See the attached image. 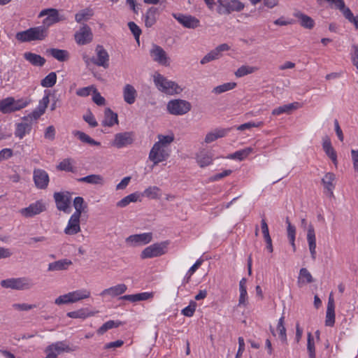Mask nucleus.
Wrapping results in <instances>:
<instances>
[{"label":"nucleus","mask_w":358,"mask_h":358,"mask_svg":"<svg viewBox=\"0 0 358 358\" xmlns=\"http://www.w3.org/2000/svg\"><path fill=\"white\" fill-rule=\"evenodd\" d=\"M50 102L49 94H45L39 101L37 107L29 114L24 116L22 121L16 124L15 136L20 139H22L27 134H29L31 129L34 122L37 120L45 113L46 108Z\"/></svg>","instance_id":"obj_1"},{"label":"nucleus","mask_w":358,"mask_h":358,"mask_svg":"<svg viewBox=\"0 0 358 358\" xmlns=\"http://www.w3.org/2000/svg\"><path fill=\"white\" fill-rule=\"evenodd\" d=\"M157 139L148 155V159L153 163V166L166 161L170 157V145L174 141L175 136L172 132L168 135L159 134Z\"/></svg>","instance_id":"obj_2"},{"label":"nucleus","mask_w":358,"mask_h":358,"mask_svg":"<svg viewBox=\"0 0 358 358\" xmlns=\"http://www.w3.org/2000/svg\"><path fill=\"white\" fill-rule=\"evenodd\" d=\"M154 83L157 88L162 92L169 95L179 94L182 88L174 81L169 80L160 73L154 75Z\"/></svg>","instance_id":"obj_3"},{"label":"nucleus","mask_w":358,"mask_h":358,"mask_svg":"<svg viewBox=\"0 0 358 358\" xmlns=\"http://www.w3.org/2000/svg\"><path fill=\"white\" fill-rule=\"evenodd\" d=\"M0 101L1 104V113L3 114L20 110L26 108L31 103V99L28 98H21L16 100L12 96L7 97Z\"/></svg>","instance_id":"obj_4"},{"label":"nucleus","mask_w":358,"mask_h":358,"mask_svg":"<svg viewBox=\"0 0 358 358\" xmlns=\"http://www.w3.org/2000/svg\"><path fill=\"white\" fill-rule=\"evenodd\" d=\"M91 292L87 289H76L57 297L55 303L57 305L73 303L79 301L90 298Z\"/></svg>","instance_id":"obj_5"},{"label":"nucleus","mask_w":358,"mask_h":358,"mask_svg":"<svg viewBox=\"0 0 358 358\" xmlns=\"http://www.w3.org/2000/svg\"><path fill=\"white\" fill-rule=\"evenodd\" d=\"M217 11L220 15H229L239 13L244 10L245 3L240 0H217Z\"/></svg>","instance_id":"obj_6"},{"label":"nucleus","mask_w":358,"mask_h":358,"mask_svg":"<svg viewBox=\"0 0 358 358\" xmlns=\"http://www.w3.org/2000/svg\"><path fill=\"white\" fill-rule=\"evenodd\" d=\"M0 284L4 288L19 290L30 289L34 285L32 280L27 278H8L1 280Z\"/></svg>","instance_id":"obj_7"},{"label":"nucleus","mask_w":358,"mask_h":358,"mask_svg":"<svg viewBox=\"0 0 358 358\" xmlns=\"http://www.w3.org/2000/svg\"><path fill=\"white\" fill-rule=\"evenodd\" d=\"M43 16H46V17L43 20V26H45L47 29L54 24L66 20V17L64 15H61L59 11L55 8L42 10L40 12L38 17H41Z\"/></svg>","instance_id":"obj_8"},{"label":"nucleus","mask_w":358,"mask_h":358,"mask_svg":"<svg viewBox=\"0 0 358 358\" xmlns=\"http://www.w3.org/2000/svg\"><path fill=\"white\" fill-rule=\"evenodd\" d=\"M191 109L189 102L182 99L171 100L167 103V110L170 114L182 115L188 113Z\"/></svg>","instance_id":"obj_9"},{"label":"nucleus","mask_w":358,"mask_h":358,"mask_svg":"<svg viewBox=\"0 0 358 358\" xmlns=\"http://www.w3.org/2000/svg\"><path fill=\"white\" fill-rule=\"evenodd\" d=\"M54 199L56 206L60 211L69 213L71 211V194L69 192H55Z\"/></svg>","instance_id":"obj_10"},{"label":"nucleus","mask_w":358,"mask_h":358,"mask_svg":"<svg viewBox=\"0 0 358 358\" xmlns=\"http://www.w3.org/2000/svg\"><path fill=\"white\" fill-rule=\"evenodd\" d=\"M165 243H154L145 248L141 253V259H149L159 257L165 253Z\"/></svg>","instance_id":"obj_11"},{"label":"nucleus","mask_w":358,"mask_h":358,"mask_svg":"<svg viewBox=\"0 0 358 358\" xmlns=\"http://www.w3.org/2000/svg\"><path fill=\"white\" fill-rule=\"evenodd\" d=\"M33 181L38 189H45L50 182V176L48 172L41 169H34L33 171Z\"/></svg>","instance_id":"obj_12"},{"label":"nucleus","mask_w":358,"mask_h":358,"mask_svg":"<svg viewBox=\"0 0 358 358\" xmlns=\"http://www.w3.org/2000/svg\"><path fill=\"white\" fill-rule=\"evenodd\" d=\"M46 210L45 203L43 200H38L31 203L28 207L20 209V214L25 217H31Z\"/></svg>","instance_id":"obj_13"},{"label":"nucleus","mask_w":358,"mask_h":358,"mask_svg":"<svg viewBox=\"0 0 358 358\" xmlns=\"http://www.w3.org/2000/svg\"><path fill=\"white\" fill-rule=\"evenodd\" d=\"M75 41L78 45H86L90 43L93 39V34L91 28L83 24L78 31L75 33Z\"/></svg>","instance_id":"obj_14"},{"label":"nucleus","mask_w":358,"mask_h":358,"mask_svg":"<svg viewBox=\"0 0 358 358\" xmlns=\"http://www.w3.org/2000/svg\"><path fill=\"white\" fill-rule=\"evenodd\" d=\"M95 52L96 57H92V64L105 69L108 68L109 66V55L108 52L101 45H96Z\"/></svg>","instance_id":"obj_15"},{"label":"nucleus","mask_w":358,"mask_h":358,"mask_svg":"<svg viewBox=\"0 0 358 358\" xmlns=\"http://www.w3.org/2000/svg\"><path fill=\"white\" fill-rule=\"evenodd\" d=\"M172 15L185 28L196 29L200 26L199 20L194 16L181 13H173Z\"/></svg>","instance_id":"obj_16"},{"label":"nucleus","mask_w":358,"mask_h":358,"mask_svg":"<svg viewBox=\"0 0 358 358\" xmlns=\"http://www.w3.org/2000/svg\"><path fill=\"white\" fill-rule=\"evenodd\" d=\"M152 234L150 232L134 234L126 238V243L130 246L145 245L151 242Z\"/></svg>","instance_id":"obj_17"},{"label":"nucleus","mask_w":358,"mask_h":358,"mask_svg":"<svg viewBox=\"0 0 358 358\" xmlns=\"http://www.w3.org/2000/svg\"><path fill=\"white\" fill-rule=\"evenodd\" d=\"M134 141L133 132H122L115 135L112 145L117 148H122L131 145Z\"/></svg>","instance_id":"obj_18"},{"label":"nucleus","mask_w":358,"mask_h":358,"mask_svg":"<svg viewBox=\"0 0 358 358\" xmlns=\"http://www.w3.org/2000/svg\"><path fill=\"white\" fill-rule=\"evenodd\" d=\"M80 215L72 214L70 217L67 225L64 229L65 234L73 236L79 233L80 228Z\"/></svg>","instance_id":"obj_19"},{"label":"nucleus","mask_w":358,"mask_h":358,"mask_svg":"<svg viewBox=\"0 0 358 358\" xmlns=\"http://www.w3.org/2000/svg\"><path fill=\"white\" fill-rule=\"evenodd\" d=\"M150 55L155 62L164 66H169V57L162 48L157 45H153L150 50Z\"/></svg>","instance_id":"obj_20"},{"label":"nucleus","mask_w":358,"mask_h":358,"mask_svg":"<svg viewBox=\"0 0 358 358\" xmlns=\"http://www.w3.org/2000/svg\"><path fill=\"white\" fill-rule=\"evenodd\" d=\"M336 176L332 172H327L322 178V184L324 186V191L327 192L330 196H334V190L336 187Z\"/></svg>","instance_id":"obj_21"},{"label":"nucleus","mask_w":358,"mask_h":358,"mask_svg":"<svg viewBox=\"0 0 358 358\" xmlns=\"http://www.w3.org/2000/svg\"><path fill=\"white\" fill-rule=\"evenodd\" d=\"M127 289V286L124 283L117 284L115 286L103 289L99 295L102 297H116L124 294Z\"/></svg>","instance_id":"obj_22"},{"label":"nucleus","mask_w":358,"mask_h":358,"mask_svg":"<svg viewBox=\"0 0 358 358\" xmlns=\"http://www.w3.org/2000/svg\"><path fill=\"white\" fill-rule=\"evenodd\" d=\"M230 130V128H216L206 135L204 141L206 143H210L218 138L226 136Z\"/></svg>","instance_id":"obj_23"},{"label":"nucleus","mask_w":358,"mask_h":358,"mask_svg":"<svg viewBox=\"0 0 358 358\" xmlns=\"http://www.w3.org/2000/svg\"><path fill=\"white\" fill-rule=\"evenodd\" d=\"M307 241L308 244L309 250L311 255V258L313 260L316 259V238L315 232L313 225H309L307 231Z\"/></svg>","instance_id":"obj_24"},{"label":"nucleus","mask_w":358,"mask_h":358,"mask_svg":"<svg viewBox=\"0 0 358 358\" xmlns=\"http://www.w3.org/2000/svg\"><path fill=\"white\" fill-rule=\"evenodd\" d=\"M301 106L302 105L299 102L295 101L275 108L272 110L271 113L275 116L283 113L290 114L292 111L300 108Z\"/></svg>","instance_id":"obj_25"},{"label":"nucleus","mask_w":358,"mask_h":358,"mask_svg":"<svg viewBox=\"0 0 358 358\" xmlns=\"http://www.w3.org/2000/svg\"><path fill=\"white\" fill-rule=\"evenodd\" d=\"M196 159L199 166L204 168L213 164V156L210 152L201 150L196 154Z\"/></svg>","instance_id":"obj_26"},{"label":"nucleus","mask_w":358,"mask_h":358,"mask_svg":"<svg viewBox=\"0 0 358 358\" xmlns=\"http://www.w3.org/2000/svg\"><path fill=\"white\" fill-rule=\"evenodd\" d=\"M322 148L326 155L331 159L334 164L337 166V154L334 148L332 147L331 141L329 138H325L323 140Z\"/></svg>","instance_id":"obj_27"},{"label":"nucleus","mask_w":358,"mask_h":358,"mask_svg":"<svg viewBox=\"0 0 358 358\" xmlns=\"http://www.w3.org/2000/svg\"><path fill=\"white\" fill-rule=\"evenodd\" d=\"M137 92L134 86L127 84L123 88V97L124 101L128 104H133L136 101Z\"/></svg>","instance_id":"obj_28"},{"label":"nucleus","mask_w":358,"mask_h":358,"mask_svg":"<svg viewBox=\"0 0 358 358\" xmlns=\"http://www.w3.org/2000/svg\"><path fill=\"white\" fill-rule=\"evenodd\" d=\"M118 124L117 114L114 113L110 108H107L104 111V117L102 121V125L104 127H113Z\"/></svg>","instance_id":"obj_29"},{"label":"nucleus","mask_w":358,"mask_h":358,"mask_svg":"<svg viewBox=\"0 0 358 358\" xmlns=\"http://www.w3.org/2000/svg\"><path fill=\"white\" fill-rule=\"evenodd\" d=\"M73 350L66 343V341H58L48 345L46 348V352H55L57 356L63 352H70Z\"/></svg>","instance_id":"obj_30"},{"label":"nucleus","mask_w":358,"mask_h":358,"mask_svg":"<svg viewBox=\"0 0 358 358\" xmlns=\"http://www.w3.org/2000/svg\"><path fill=\"white\" fill-rule=\"evenodd\" d=\"M157 8L155 7L149 8L143 15V20L146 27H152L157 22Z\"/></svg>","instance_id":"obj_31"},{"label":"nucleus","mask_w":358,"mask_h":358,"mask_svg":"<svg viewBox=\"0 0 358 358\" xmlns=\"http://www.w3.org/2000/svg\"><path fill=\"white\" fill-rule=\"evenodd\" d=\"M24 58L36 66H43L45 63V59L44 57L30 52H25L24 54Z\"/></svg>","instance_id":"obj_32"},{"label":"nucleus","mask_w":358,"mask_h":358,"mask_svg":"<svg viewBox=\"0 0 358 358\" xmlns=\"http://www.w3.org/2000/svg\"><path fill=\"white\" fill-rule=\"evenodd\" d=\"M72 262L67 259H60L48 265V271H62L66 270L69 266L72 265Z\"/></svg>","instance_id":"obj_33"},{"label":"nucleus","mask_w":358,"mask_h":358,"mask_svg":"<svg viewBox=\"0 0 358 358\" xmlns=\"http://www.w3.org/2000/svg\"><path fill=\"white\" fill-rule=\"evenodd\" d=\"M153 297L152 292H142L135 294L124 295L121 299L129 301L131 302H136L138 301H145Z\"/></svg>","instance_id":"obj_34"},{"label":"nucleus","mask_w":358,"mask_h":358,"mask_svg":"<svg viewBox=\"0 0 358 358\" xmlns=\"http://www.w3.org/2000/svg\"><path fill=\"white\" fill-rule=\"evenodd\" d=\"M57 169L62 171L75 173L76 168L74 166V160L71 158H66L57 165Z\"/></svg>","instance_id":"obj_35"},{"label":"nucleus","mask_w":358,"mask_h":358,"mask_svg":"<svg viewBox=\"0 0 358 358\" xmlns=\"http://www.w3.org/2000/svg\"><path fill=\"white\" fill-rule=\"evenodd\" d=\"M80 182H86L92 185H100L104 184V179L103 176L99 174H92L83 178H80L77 180Z\"/></svg>","instance_id":"obj_36"},{"label":"nucleus","mask_w":358,"mask_h":358,"mask_svg":"<svg viewBox=\"0 0 358 358\" xmlns=\"http://www.w3.org/2000/svg\"><path fill=\"white\" fill-rule=\"evenodd\" d=\"M294 16L300 20L301 25L306 29H312L315 25L314 20L307 15L298 11L294 13Z\"/></svg>","instance_id":"obj_37"},{"label":"nucleus","mask_w":358,"mask_h":358,"mask_svg":"<svg viewBox=\"0 0 358 358\" xmlns=\"http://www.w3.org/2000/svg\"><path fill=\"white\" fill-rule=\"evenodd\" d=\"M276 331L278 334V338L284 344L287 343V337L286 328L285 327V317L282 316L279 320L276 327Z\"/></svg>","instance_id":"obj_38"},{"label":"nucleus","mask_w":358,"mask_h":358,"mask_svg":"<svg viewBox=\"0 0 358 358\" xmlns=\"http://www.w3.org/2000/svg\"><path fill=\"white\" fill-rule=\"evenodd\" d=\"M252 152L253 149L252 148H245L244 149L237 150L232 154H230L227 158L230 159H238L239 161H242L246 159Z\"/></svg>","instance_id":"obj_39"},{"label":"nucleus","mask_w":358,"mask_h":358,"mask_svg":"<svg viewBox=\"0 0 358 358\" xmlns=\"http://www.w3.org/2000/svg\"><path fill=\"white\" fill-rule=\"evenodd\" d=\"M141 196L150 199H158L161 196V189L157 186H150L141 193Z\"/></svg>","instance_id":"obj_40"},{"label":"nucleus","mask_w":358,"mask_h":358,"mask_svg":"<svg viewBox=\"0 0 358 358\" xmlns=\"http://www.w3.org/2000/svg\"><path fill=\"white\" fill-rule=\"evenodd\" d=\"M29 29L31 32L34 41L43 40L47 36L48 30L46 27H45V26L41 25L38 27H31Z\"/></svg>","instance_id":"obj_41"},{"label":"nucleus","mask_w":358,"mask_h":358,"mask_svg":"<svg viewBox=\"0 0 358 358\" xmlns=\"http://www.w3.org/2000/svg\"><path fill=\"white\" fill-rule=\"evenodd\" d=\"M51 56L59 62H65L69 58V53L67 50L52 48L49 50Z\"/></svg>","instance_id":"obj_42"},{"label":"nucleus","mask_w":358,"mask_h":358,"mask_svg":"<svg viewBox=\"0 0 358 358\" xmlns=\"http://www.w3.org/2000/svg\"><path fill=\"white\" fill-rule=\"evenodd\" d=\"M341 6H338L336 9H338L343 15L345 18L348 20L350 22L354 24L357 19V16H354V14L351 11V10L345 6V3L344 0L341 1Z\"/></svg>","instance_id":"obj_43"},{"label":"nucleus","mask_w":358,"mask_h":358,"mask_svg":"<svg viewBox=\"0 0 358 358\" xmlns=\"http://www.w3.org/2000/svg\"><path fill=\"white\" fill-rule=\"evenodd\" d=\"M73 135L78 138L83 142L88 143L91 145H100V143L98 141H96L93 138H92L89 135L86 134L85 133L80 131H73Z\"/></svg>","instance_id":"obj_44"},{"label":"nucleus","mask_w":358,"mask_h":358,"mask_svg":"<svg viewBox=\"0 0 358 358\" xmlns=\"http://www.w3.org/2000/svg\"><path fill=\"white\" fill-rule=\"evenodd\" d=\"M313 282V278L308 270L306 268H301L298 278L299 284L311 283Z\"/></svg>","instance_id":"obj_45"},{"label":"nucleus","mask_w":358,"mask_h":358,"mask_svg":"<svg viewBox=\"0 0 358 358\" xmlns=\"http://www.w3.org/2000/svg\"><path fill=\"white\" fill-rule=\"evenodd\" d=\"M94 15L91 8H85L76 14L75 19L78 23L88 20Z\"/></svg>","instance_id":"obj_46"},{"label":"nucleus","mask_w":358,"mask_h":358,"mask_svg":"<svg viewBox=\"0 0 358 358\" xmlns=\"http://www.w3.org/2000/svg\"><path fill=\"white\" fill-rule=\"evenodd\" d=\"M120 322H115L114 320H108L104 324H103L98 329L97 334L99 335H103L107 331L112 329L113 328H117L120 326Z\"/></svg>","instance_id":"obj_47"},{"label":"nucleus","mask_w":358,"mask_h":358,"mask_svg":"<svg viewBox=\"0 0 358 358\" xmlns=\"http://www.w3.org/2000/svg\"><path fill=\"white\" fill-rule=\"evenodd\" d=\"M57 82V75L55 72L48 74L41 82V85L43 87H52Z\"/></svg>","instance_id":"obj_48"},{"label":"nucleus","mask_w":358,"mask_h":358,"mask_svg":"<svg viewBox=\"0 0 358 358\" xmlns=\"http://www.w3.org/2000/svg\"><path fill=\"white\" fill-rule=\"evenodd\" d=\"M307 351L309 358H316L314 338L310 332L308 334L307 338Z\"/></svg>","instance_id":"obj_49"},{"label":"nucleus","mask_w":358,"mask_h":358,"mask_svg":"<svg viewBox=\"0 0 358 358\" xmlns=\"http://www.w3.org/2000/svg\"><path fill=\"white\" fill-rule=\"evenodd\" d=\"M257 68L254 66L243 65L239 67L235 72V75L238 78L243 77L246 75L251 74L257 71Z\"/></svg>","instance_id":"obj_50"},{"label":"nucleus","mask_w":358,"mask_h":358,"mask_svg":"<svg viewBox=\"0 0 358 358\" xmlns=\"http://www.w3.org/2000/svg\"><path fill=\"white\" fill-rule=\"evenodd\" d=\"M236 87V83L234 82L226 83L222 85H218L215 87L213 90V92L215 94H219L223 92L231 90Z\"/></svg>","instance_id":"obj_51"},{"label":"nucleus","mask_w":358,"mask_h":358,"mask_svg":"<svg viewBox=\"0 0 358 358\" xmlns=\"http://www.w3.org/2000/svg\"><path fill=\"white\" fill-rule=\"evenodd\" d=\"M66 315H67L68 317H70V318L85 319V318L91 316L92 314L90 313H87V310L86 309L81 308V309H79L78 310L68 312L66 313Z\"/></svg>","instance_id":"obj_52"},{"label":"nucleus","mask_w":358,"mask_h":358,"mask_svg":"<svg viewBox=\"0 0 358 358\" xmlns=\"http://www.w3.org/2000/svg\"><path fill=\"white\" fill-rule=\"evenodd\" d=\"M84 203L85 201L83 197H76L73 200V207L76 210L73 214L81 216L82 213L86 207V206L84 205Z\"/></svg>","instance_id":"obj_53"},{"label":"nucleus","mask_w":358,"mask_h":358,"mask_svg":"<svg viewBox=\"0 0 358 358\" xmlns=\"http://www.w3.org/2000/svg\"><path fill=\"white\" fill-rule=\"evenodd\" d=\"M15 38L20 42H29L34 41L30 29L17 32Z\"/></svg>","instance_id":"obj_54"},{"label":"nucleus","mask_w":358,"mask_h":358,"mask_svg":"<svg viewBox=\"0 0 358 358\" xmlns=\"http://www.w3.org/2000/svg\"><path fill=\"white\" fill-rule=\"evenodd\" d=\"M94 90H95V86L90 85L78 89L76 92V94L77 96L80 97H87L92 94Z\"/></svg>","instance_id":"obj_55"},{"label":"nucleus","mask_w":358,"mask_h":358,"mask_svg":"<svg viewBox=\"0 0 358 358\" xmlns=\"http://www.w3.org/2000/svg\"><path fill=\"white\" fill-rule=\"evenodd\" d=\"M220 56L218 54V52L216 51L215 48L213 50H211L210 52H208L206 55H205L202 59L201 60V64H205L206 63H208L213 60H215L218 58H220Z\"/></svg>","instance_id":"obj_56"},{"label":"nucleus","mask_w":358,"mask_h":358,"mask_svg":"<svg viewBox=\"0 0 358 358\" xmlns=\"http://www.w3.org/2000/svg\"><path fill=\"white\" fill-rule=\"evenodd\" d=\"M264 125V122L262 121L259 122H249L244 124H242L237 127V130L244 131L245 129H249L252 127H261Z\"/></svg>","instance_id":"obj_57"},{"label":"nucleus","mask_w":358,"mask_h":358,"mask_svg":"<svg viewBox=\"0 0 358 358\" xmlns=\"http://www.w3.org/2000/svg\"><path fill=\"white\" fill-rule=\"evenodd\" d=\"M128 27L136 41L139 43V37L141 34V29L140 27L134 22H129L128 23Z\"/></svg>","instance_id":"obj_58"},{"label":"nucleus","mask_w":358,"mask_h":358,"mask_svg":"<svg viewBox=\"0 0 358 358\" xmlns=\"http://www.w3.org/2000/svg\"><path fill=\"white\" fill-rule=\"evenodd\" d=\"M196 308V303L194 301H191L189 304L183 308L181 311L182 314L186 317L193 316Z\"/></svg>","instance_id":"obj_59"},{"label":"nucleus","mask_w":358,"mask_h":358,"mask_svg":"<svg viewBox=\"0 0 358 358\" xmlns=\"http://www.w3.org/2000/svg\"><path fill=\"white\" fill-rule=\"evenodd\" d=\"M287 224V234L289 241H293L296 238V227L291 224L289 218L286 219Z\"/></svg>","instance_id":"obj_60"},{"label":"nucleus","mask_w":358,"mask_h":358,"mask_svg":"<svg viewBox=\"0 0 358 358\" xmlns=\"http://www.w3.org/2000/svg\"><path fill=\"white\" fill-rule=\"evenodd\" d=\"M92 100L98 106H104L106 103L105 98L101 95L96 87L92 92Z\"/></svg>","instance_id":"obj_61"},{"label":"nucleus","mask_w":358,"mask_h":358,"mask_svg":"<svg viewBox=\"0 0 358 358\" xmlns=\"http://www.w3.org/2000/svg\"><path fill=\"white\" fill-rule=\"evenodd\" d=\"M335 323V310H327L325 324L327 327H333Z\"/></svg>","instance_id":"obj_62"},{"label":"nucleus","mask_w":358,"mask_h":358,"mask_svg":"<svg viewBox=\"0 0 358 358\" xmlns=\"http://www.w3.org/2000/svg\"><path fill=\"white\" fill-rule=\"evenodd\" d=\"M83 119L91 127H96L98 125V122L96 120L94 115L91 112L83 116Z\"/></svg>","instance_id":"obj_63"},{"label":"nucleus","mask_w":358,"mask_h":358,"mask_svg":"<svg viewBox=\"0 0 358 358\" xmlns=\"http://www.w3.org/2000/svg\"><path fill=\"white\" fill-rule=\"evenodd\" d=\"M352 52H351V60L353 65L358 69V45H353L352 46Z\"/></svg>","instance_id":"obj_64"}]
</instances>
